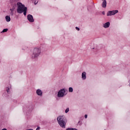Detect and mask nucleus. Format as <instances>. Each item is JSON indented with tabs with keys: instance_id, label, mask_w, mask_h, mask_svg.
Returning <instances> with one entry per match:
<instances>
[{
	"instance_id": "nucleus-1",
	"label": "nucleus",
	"mask_w": 130,
	"mask_h": 130,
	"mask_svg": "<svg viewBox=\"0 0 130 130\" xmlns=\"http://www.w3.org/2000/svg\"><path fill=\"white\" fill-rule=\"evenodd\" d=\"M57 120L58 124L61 126V127L66 128V125L67 124V123L66 122L64 116H59L57 117Z\"/></svg>"
},
{
	"instance_id": "nucleus-2",
	"label": "nucleus",
	"mask_w": 130,
	"mask_h": 130,
	"mask_svg": "<svg viewBox=\"0 0 130 130\" xmlns=\"http://www.w3.org/2000/svg\"><path fill=\"white\" fill-rule=\"evenodd\" d=\"M41 53V49L40 48H35L32 51V58H37Z\"/></svg>"
},
{
	"instance_id": "nucleus-3",
	"label": "nucleus",
	"mask_w": 130,
	"mask_h": 130,
	"mask_svg": "<svg viewBox=\"0 0 130 130\" xmlns=\"http://www.w3.org/2000/svg\"><path fill=\"white\" fill-rule=\"evenodd\" d=\"M17 5L18 6L17 13H18V14H22L24 9L27 8V7H25V5L22 4L21 3H17Z\"/></svg>"
},
{
	"instance_id": "nucleus-4",
	"label": "nucleus",
	"mask_w": 130,
	"mask_h": 130,
	"mask_svg": "<svg viewBox=\"0 0 130 130\" xmlns=\"http://www.w3.org/2000/svg\"><path fill=\"white\" fill-rule=\"evenodd\" d=\"M66 95V89L64 88L60 89L59 92H57V97H58V98H62V97H64Z\"/></svg>"
},
{
	"instance_id": "nucleus-5",
	"label": "nucleus",
	"mask_w": 130,
	"mask_h": 130,
	"mask_svg": "<svg viewBox=\"0 0 130 130\" xmlns=\"http://www.w3.org/2000/svg\"><path fill=\"white\" fill-rule=\"evenodd\" d=\"M117 13H118V10H117L110 11L108 12L107 16H113V15H115L116 14H117Z\"/></svg>"
},
{
	"instance_id": "nucleus-6",
	"label": "nucleus",
	"mask_w": 130,
	"mask_h": 130,
	"mask_svg": "<svg viewBox=\"0 0 130 130\" xmlns=\"http://www.w3.org/2000/svg\"><path fill=\"white\" fill-rule=\"evenodd\" d=\"M27 20L30 23H33V22H34V19H33V16H32V15L31 14H29L27 15Z\"/></svg>"
},
{
	"instance_id": "nucleus-7",
	"label": "nucleus",
	"mask_w": 130,
	"mask_h": 130,
	"mask_svg": "<svg viewBox=\"0 0 130 130\" xmlns=\"http://www.w3.org/2000/svg\"><path fill=\"white\" fill-rule=\"evenodd\" d=\"M36 93H37V95H38V96H42V95L43 94L42 90H41L40 89L37 90Z\"/></svg>"
},
{
	"instance_id": "nucleus-8",
	"label": "nucleus",
	"mask_w": 130,
	"mask_h": 130,
	"mask_svg": "<svg viewBox=\"0 0 130 130\" xmlns=\"http://www.w3.org/2000/svg\"><path fill=\"white\" fill-rule=\"evenodd\" d=\"M110 26V22H107L103 24V27H104V28H109Z\"/></svg>"
},
{
	"instance_id": "nucleus-9",
	"label": "nucleus",
	"mask_w": 130,
	"mask_h": 130,
	"mask_svg": "<svg viewBox=\"0 0 130 130\" xmlns=\"http://www.w3.org/2000/svg\"><path fill=\"white\" fill-rule=\"evenodd\" d=\"M87 74L84 72L82 73V80H86L87 79Z\"/></svg>"
},
{
	"instance_id": "nucleus-10",
	"label": "nucleus",
	"mask_w": 130,
	"mask_h": 130,
	"mask_svg": "<svg viewBox=\"0 0 130 130\" xmlns=\"http://www.w3.org/2000/svg\"><path fill=\"white\" fill-rule=\"evenodd\" d=\"M107 5V3L106 2V0H104L102 3V7L106 8V5Z\"/></svg>"
},
{
	"instance_id": "nucleus-11",
	"label": "nucleus",
	"mask_w": 130,
	"mask_h": 130,
	"mask_svg": "<svg viewBox=\"0 0 130 130\" xmlns=\"http://www.w3.org/2000/svg\"><path fill=\"white\" fill-rule=\"evenodd\" d=\"M5 18L7 22H10V21H11V17L9 16H6Z\"/></svg>"
},
{
	"instance_id": "nucleus-12",
	"label": "nucleus",
	"mask_w": 130,
	"mask_h": 130,
	"mask_svg": "<svg viewBox=\"0 0 130 130\" xmlns=\"http://www.w3.org/2000/svg\"><path fill=\"white\" fill-rule=\"evenodd\" d=\"M10 11H11L10 14H11V16H13V15H14V11H15V8L10 9Z\"/></svg>"
},
{
	"instance_id": "nucleus-13",
	"label": "nucleus",
	"mask_w": 130,
	"mask_h": 130,
	"mask_svg": "<svg viewBox=\"0 0 130 130\" xmlns=\"http://www.w3.org/2000/svg\"><path fill=\"white\" fill-rule=\"evenodd\" d=\"M69 92H70V93H73V92H74V89L73 88V87H69Z\"/></svg>"
},
{
	"instance_id": "nucleus-14",
	"label": "nucleus",
	"mask_w": 130,
	"mask_h": 130,
	"mask_svg": "<svg viewBox=\"0 0 130 130\" xmlns=\"http://www.w3.org/2000/svg\"><path fill=\"white\" fill-rule=\"evenodd\" d=\"M23 12V15H24V16H26V15H27V8H25Z\"/></svg>"
},
{
	"instance_id": "nucleus-15",
	"label": "nucleus",
	"mask_w": 130,
	"mask_h": 130,
	"mask_svg": "<svg viewBox=\"0 0 130 130\" xmlns=\"http://www.w3.org/2000/svg\"><path fill=\"white\" fill-rule=\"evenodd\" d=\"M8 30V28L4 29L1 32V33H5V32H7Z\"/></svg>"
},
{
	"instance_id": "nucleus-16",
	"label": "nucleus",
	"mask_w": 130,
	"mask_h": 130,
	"mask_svg": "<svg viewBox=\"0 0 130 130\" xmlns=\"http://www.w3.org/2000/svg\"><path fill=\"white\" fill-rule=\"evenodd\" d=\"M69 111H70V109L69 108H68L66 110H65V113H68V112H69Z\"/></svg>"
},
{
	"instance_id": "nucleus-17",
	"label": "nucleus",
	"mask_w": 130,
	"mask_h": 130,
	"mask_svg": "<svg viewBox=\"0 0 130 130\" xmlns=\"http://www.w3.org/2000/svg\"><path fill=\"white\" fill-rule=\"evenodd\" d=\"M75 28H76V30H77V31H80V28H79L77 26Z\"/></svg>"
},
{
	"instance_id": "nucleus-18",
	"label": "nucleus",
	"mask_w": 130,
	"mask_h": 130,
	"mask_svg": "<svg viewBox=\"0 0 130 130\" xmlns=\"http://www.w3.org/2000/svg\"><path fill=\"white\" fill-rule=\"evenodd\" d=\"M7 92L8 93H9V92H10V88H8V89H7Z\"/></svg>"
},
{
	"instance_id": "nucleus-19",
	"label": "nucleus",
	"mask_w": 130,
	"mask_h": 130,
	"mask_svg": "<svg viewBox=\"0 0 130 130\" xmlns=\"http://www.w3.org/2000/svg\"><path fill=\"white\" fill-rule=\"evenodd\" d=\"M85 118H87L88 117V115L85 114L84 116Z\"/></svg>"
},
{
	"instance_id": "nucleus-20",
	"label": "nucleus",
	"mask_w": 130,
	"mask_h": 130,
	"mask_svg": "<svg viewBox=\"0 0 130 130\" xmlns=\"http://www.w3.org/2000/svg\"><path fill=\"white\" fill-rule=\"evenodd\" d=\"M72 128H68L66 129V130H72Z\"/></svg>"
},
{
	"instance_id": "nucleus-21",
	"label": "nucleus",
	"mask_w": 130,
	"mask_h": 130,
	"mask_svg": "<svg viewBox=\"0 0 130 130\" xmlns=\"http://www.w3.org/2000/svg\"><path fill=\"white\" fill-rule=\"evenodd\" d=\"M40 129V127L38 126V127L36 128V130H39Z\"/></svg>"
},
{
	"instance_id": "nucleus-22",
	"label": "nucleus",
	"mask_w": 130,
	"mask_h": 130,
	"mask_svg": "<svg viewBox=\"0 0 130 130\" xmlns=\"http://www.w3.org/2000/svg\"><path fill=\"white\" fill-rule=\"evenodd\" d=\"M102 14L103 15H105V12L103 11V12H102Z\"/></svg>"
},
{
	"instance_id": "nucleus-23",
	"label": "nucleus",
	"mask_w": 130,
	"mask_h": 130,
	"mask_svg": "<svg viewBox=\"0 0 130 130\" xmlns=\"http://www.w3.org/2000/svg\"><path fill=\"white\" fill-rule=\"evenodd\" d=\"M72 130H78V129L76 128H72Z\"/></svg>"
},
{
	"instance_id": "nucleus-24",
	"label": "nucleus",
	"mask_w": 130,
	"mask_h": 130,
	"mask_svg": "<svg viewBox=\"0 0 130 130\" xmlns=\"http://www.w3.org/2000/svg\"><path fill=\"white\" fill-rule=\"evenodd\" d=\"M37 3H38V2H37L36 3V1H35V5H37Z\"/></svg>"
},
{
	"instance_id": "nucleus-25",
	"label": "nucleus",
	"mask_w": 130,
	"mask_h": 130,
	"mask_svg": "<svg viewBox=\"0 0 130 130\" xmlns=\"http://www.w3.org/2000/svg\"><path fill=\"white\" fill-rule=\"evenodd\" d=\"M92 49H95V50H96V48H92Z\"/></svg>"
}]
</instances>
